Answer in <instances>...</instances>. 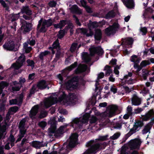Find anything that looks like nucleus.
Here are the masks:
<instances>
[{
	"label": "nucleus",
	"instance_id": "obj_1",
	"mask_svg": "<svg viewBox=\"0 0 154 154\" xmlns=\"http://www.w3.org/2000/svg\"><path fill=\"white\" fill-rule=\"evenodd\" d=\"M77 96L74 94H69V96L66 98L64 92H60L59 93L54 94L50 97L45 99L44 105L46 108H48L51 105L57 102L65 105H72L77 101Z\"/></svg>",
	"mask_w": 154,
	"mask_h": 154
},
{
	"label": "nucleus",
	"instance_id": "obj_2",
	"mask_svg": "<svg viewBox=\"0 0 154 154\" xmlns=\"http://www.w3.org/2000/svg\"><path fill=\"white\" fill-rule=\"evenodd\" d=\"M106 137V136H100L98 138L89 141L86 144V146L89 147V149L86 150L83 154L96 153L101 149V144L99 143L97 141L105 140Z\"/></svg>",
	"mask_w": 154,
	"mask_h": 154
},
{
	"label": "nucleus",
	"instance_id": "obj_3",
	"mask_svg": "<svg viewBox=\"0 0 154 154\" xmlns=\"http://www.w3.org/2000/svg\"><path fill=\"white\" fill-rule=\"evenodd\" d=\"M53 20L51 19L47 20L41 19L38 21L37 28L38 30L41 32H45L46 31L47 27L51 25Z\"/></svg>",
	"mask_w": 154,
	"mask_h": 154
},
{
	"label": "nucleus",
	"instance_id": "obj_4",
	"mask_svg": "<svg viewBox=\"0 0 154 154\" xmlns=\"http://www.w3.org/2000/svg\"><path fill=\"white\" fill-rule=\"evenodd\" d=\"M78 80V77H74L71 80H69L65 84L64 86L67 89L70 90L76 89L79 85Z\"/></svg>",
	"mask_w": 154,
	"mask_h": 154
},
{
	"label": "nucleus",
	"instance_id": "obj_5",
	"mask_svg": "<svg viewBox=\"0 0 154 154\" xmlns=\"http://www.w3.org/2000/svg\"><path fill=\"white\" fill-rule=\"evenodd\" d=\"M25 122V119H23L20 122L19 125L20 134L16 141L17 142L20 141L21 139L24 137V135L26 133V129H25L24 126Z\"/></svg>",
	"mask_w": 154,
	"mask_h": 154
},
{
	"label": "nucleus",
	"instance_id": "obj_6",
	"mask_svg": "<svg viewBox=\"0 0 154 154\" xmlns=\"http://www.w3.org/2000/svg\"><path fill=\"white\" fill-rule=\"evenodd\" d=\"M141 142L140 139L137 138L131 140L128 143V147L131 149H139Z\"/></svg>",
	"mask_w": 154,
	"mask_h": 154
},
{
	"label": "nucleus",
	"instance_id": "obj_7",
	"mask_svg": "<svg viewBox=\"0 0 154 154\" xmlns=\"http://www.w3.org/2000/svg\"><path fill=\"white\" fill-rule=\"evenodd\" d=\"M48 83L45 81L42 80L38 83L37 85H34L32 88L30 92V95H31L36 91V88H38V89H42L45 88L48 85Z\"/></svg>",
	"mask_w": 154,
	"mask_h": 154
},
{
	"label": "nucleus",
	"instance_id": "obj_8",
	"mask_svg": "<svg viewBox=\"0 0 154 154\" xmlns=\"http://www.w3.org/2000/svg\"><path fill=\"white\" fill-rule=\"evenodd\" d=\"M25 60V58L24 55L21 54L16 63L12 65L11 67L16 69H19L23 65V63L24 62Z\"/></svg>",
	"mask_w": 154,
	"mask_h": 154
},
{
	"label": "nucleus",
	"instance_id": "obj_9",
	"mask_svg": "<svg viewBox=\"0 0 154 154\" xmlns=\"http://www.w3.org/2000/svg\"><path fill=\"white\" fill-rule=\"evenodd\" d=\"M119 25L117 23H114L112 26L106 28L105 30V32L107 35H110L114 34L118 30Z\"/></svg>",
	"mask_w": 154,
	"mask_h": 154
},
{
	"label": "nucleus",
	"instance_id": "obj_10",
	"mask_svg": "<svg viewBox=\"0 0 154 154\" xmlns=\"http://www.w3.org/2000/svg\"><path fill=\"white\" fill-rule=\"evenodd\" d=\"M117 106L115 105H112L109 106L107 110L104 112L106 116L111 117L115 115V112L117 109Z\"/></svg>",
	"mask_w": 154,
	"mask_h": 154
},
{
	"label": "nucleus",
	"instance_id": "obj_11",
	"mask_svg": "<svg viewBox=\"0 0 154 154\" xmlns=\"http://www.w3.org/2000/svg\"><path fill=\"white\" fill-rule=\"evenodd\" d=\"M78 135L76 134H72L68 140L69 146L70 147H73L78 143Z\"/></svg>",
	"mask_w": 154,
	"mask_h": 154
},
{
	"label": "nucleus",
	"instance_id": "obj_12",
	"mask_svg": "<svg viewBox=\"0 0 154 154\" xmlns=\"http://www.w3.org/2000/svg\"><path fill=\"white\" fill-rule=\"evenodd\" d=\"M3 47L5 49L7 50L16 51L17 50V48L16 47L14 42L12 41L6 42L3 45Z\"/></svg>",
	"mask_w": 154,
	"mask_h": 154
},
{
	"label": "nucleus",
	"instance_id": "obj_13",
	"mask_svg": "<svg viewBox=\"0 0 154 154\" xmlns=\"http://www.w3.org/2000/svg\"><path fill=\"white\" fill-rule=\"evenodd\" d=\"M89 117V114H85L83 115L82 118H80L79 119L75 118L72 120V122L75 124H78L80 122L85 123L88 122Z\"/></svg>",
	"mask_w": 154,
	"mask_h": 154
},
{
	"label": "nucleus",
	"instance_id": "obj_14",
	"mask_svg": "<svg viewBox=\"0 0 154 154\" xmlns=\"http://www.w3.org/2000/svg\"><path fill=\"white\" fill-rule=\"evenodd\" d=\"M31 28L32 24L31 23L23 20L22 25L21 27L23 32H28L30 30Z\"/></svg>",
	"mask_w": 154,
	"mask_h": 154
},
{
	"label": "nucleus",
	"instance_id": "obj_15",
	"mask_svg": "<svg viewBox=\"0 0 154 154\" xmlns=\"http://www.w3.org/2000/svg\"><path fill=\"white\" fill-rule=\"evenodd\" d=\"M89 50L91 55H94L96 53L98 54H102L103 53V49L100 47L95 48L93 46Z\"/></svg>",
	"mask_w": 154,
	"mask_h": 154
},
{
	"label": "nucleus",
	"instance_id": "obj_16",
	"mask_svg": "<svg viewBox=\"0 0 154 154\" xmlns=\"http://www.w3.org/2000/svg\"><path fill=\"white\" fill-rule=\"evenodd\" d=\"M132 74L131 72L128 73V75H125L123 80L126 83L128 84H132L135 83L136 81L135 79H132L131 78Z\"/></svg>",
	"mask_w": 154,
	"mask_h": 154
},
{
	"label": "nucleus",
	"instance_id": "obj_17",
	"mask_svg": "<svg viewBox=\"0 0 154 154\" xmlns=\"http://www.w3.org/2000/svg\"><path fill=\"white\" fill-rule=\"evenodd\" d=\"M3 119L2 116L0 115V123L2 121ZM5 125L4 123L0 124V139H2L5 137V136L6 134L5 130H4L3 127L2 125Z\"/></svg>",
	"mask_w": 154,
	"mask_h": 154
},
{
	"label": "nucleus",
	"instance_id": "obj_18",
	"mask_svg": "<svg viewBox=\"0 0 154 154\" xmlns=\"http://www.w3.org/2000/svg\"><path fill=\"white\" fill-rule=\"evenodd\" d=\"M133 41L134 40L132 38H127L124 39L123 42L126 47L131 48Z\"/></svg>",
	"mask_w": 154,
	"mask_h": 154
},
{
	"label": "nucleus",
	"instance_id": "obj_19",
	"mask_svg": "<svg viewBox=\"0 0 154 154\" xmlns=\"http://www.w3.org/2000/svg\"><path fill=\"white\" fill-rule=\"evenodd\" d=\"M122 1L127 8H134V4L133 0H122Z\"/></svg>",
	"mask_w": 154,
	"mask_h": 154
},
{
	"label": "nucleus",
	"instance_id": "obj_20",
	"mask_svg": "<svg viewBox=\"0 0 154 154\" xmlns=\"http://www.w3.org/2000/svg\"><path fill=\"white\" fill-rule=\"evenodd\" d=\"M151 117H154V112L152 110H149L147 114L142 117V119L144 121H147Z\"/></svg>",
	"mask_w": 154,
	"mask_h": 154
},
{
	"label": "nucleus",
	"instance_id": "obj_21",
	"mask_svg": "<svg viewBox=\"0 0 154 154\" xmlns=\"http://www.w3.org/2000/svg\"><path fill=\"white\" fill-rule=\"evenodd\" d=\"M132 103L133 105H138L140 104V100L137 96L134 95L132 99Z\"/></svg>",
	"mask_w": 154,
	"mask_h": 154
},
{
	"label": "nucleus",
	"instance_id": "obj_22",
	"mask_svg": "<svg viewBox=\"0 0 154 154\" xmlns=\"http://www.w3.org/2000/svg\"><path fill=\"white\" fill-rule=\"evenodd\" d=\"M21 12L23 13H26V14L30 15L32 14V11L27 6H23L21 10Z\"/></svg>",
	"mask_w": 154,
	"mask_h": 154
},
{
	"label": "nucleus",
	"instance_id": "obj_23",
	"mask_svg": "<svg viewBox=\"0 0 154 154\" xmlns=\"http://www.w3.org/2000/svg\"><path fill=\"white\" fill-rule=\"evenodd\" d=\"M38 106L37 105L34 106L31 109L29 114V116L31 118H33L36 115L38 112Z\"/></svg>",
	"mask_w": 154,
	"mask_h": 154
},
{
	"label": "nucleus",
	"instance_id": "obj_24",
	"mask_svg": "<svg viewBox=\"0 0 154 154\" xmlns=\"http://www.w3.org/2000/svg\"><path fill=\"white\" fill-rule=\"evenodd\" d=\"M87 66L85 65H80L75 71L76 73H78L85 71L86 69Z\"/></svg>",
	"mask_w": 154,
	"mask_h": 154
},
{
	"label": "nucleus",
	"instance_id": "obj_25",
	"mask_svg": "<svg viewBox=\"0 0 154 154\" xmlns=\"http://www.w3.org/2000/svg\"><path fill=\"white\" fill-rule=\"evenodd\" d=\"M10 119V114L8 113L6 115V116L5 120V122L4 123L5 125H2L3 127V129L4 130H6V129L8 126V122L9 120Z\"/></svg>",
	"mask_w": 154,
	"mask_h": 154
},
{
	"label": "nucleus",
	"instance_id": "obj_26",
	"mask_svg": "<svg viewBox=\"0 0 154 154\" xmlns=\"http://www.w3.org/2000/svg\"><path fill=\"white\" fill-rule=\"evenodd\" d=\"M66 24V21L65 20H62L60 21L59 24H54V27L56 28H62Z\"/></svg>",
	"mask_w": 154,
	"mask_h": 154
},
{
	"label": "nucleus",
	"instance_id": "obj_27",
	"mask_svg": "<svg viewBox=\"0 0 154 154\" xmlns=\"http://www.w3.org/2000/svg\"><path fill=\"white\" fill-rule=\"evenodd\" d=\"M102 33L100 30L97 29L94 35L95 39L96 40H99L101 38Z\"/></svg>",
	"mask_w": 154,
	"mask_h": 154
},
{
	"label": "nucleus",
	"instance_id": "obj_28",
	"mask_svg": "<svg viewBox=\"0 0 154 154\" xmlns=\"http://www.w3.org/2000/svg\"><path fill=\"white\" fill-rule=\"evenodd\" d=\"M82 59L85 62H89L91 59L90 56L87 53H82Z\"/></svg>",
	"mask_w": 154,
	"mask_h": 154
},
{
	"label": "nucleus",
	"instance_id": "obj_29",
	"mask_svg": "<svg viewBox=\"0 0 154 154\" xmlns=\"http://www.w3.org/2000/svg\"><path fill=\"white\" fill-rule=\"evenodd\" d=\"M104 70L105 71V74L106 75H109L112 72L111 67L108 66H105L104 68Z\"/></svg>",
	"mask_w": 154,
	"mask_h": 154
},
{
	"label": "nucleus",
	"instance_id": "obj_30",
	"mask_svg": "<svg viewBox=\"0 0 154 154\" xmlns=\"http://www.w3.org/2000/svg\"><path fill=\"white\" fill-rule=\"evenodd\" d=\"M88 26L90 29H91L94 28L98 27V24L97 23L95 22H92L90 20V22L88 25Z\"/></svg>",
	"mask_w": 154,
	"mask_h": 154
},
{
	"label": "nucleus",
	"instance_id": "obj_31",
	"mask_svg": "<svg viewBox=\"0 0 154 154\" xmlns=\"http://www.w3.org/2000/svg\"><path fill=\"white\" fill-rule=\"evenodd\" d=\"M28 42H25L23 44V48L26 53H28L32 50L31 47H28Z\"/></svg>",
	"mask_w": 154,
	"mask_h": 154
},
{
	"label": "nucleus",
	"instance_id": "obj_32",
	"mask_svg": "<svg viewBox=\"0 0 154 154\" xmlns=\"http://www.w3.org/2000/svg\"><path fill=\"white\" fill-rule=\"evenodd\" d=\"M53 48L52 49V53L54 54L55 52L53 50V49H58L59 48V41L58 39L56 40L54 43L52 45Z\"/></svg>",
	"mask_w": 154,
	"mask_h": 154
},
{
	"label": "nucleus",
	"instance_id": "obj_33",
	"mask_svg": "<svg viewBox=\"0 0 154 154\" xmlns=\"http://www.w3.org/2000/svg\"><path fill=\"white\" fill-rule=\"evenodd\" d=\"M150 63L149 61V60H143V61L140 64V68L138 70H140L143 67H145L147 65H149Z\"/></svg>",
	"mask_w": 154,
	"mask_h": 154
},
{
	"label": "nucleus",
	"instance_id": "obj_34",
	"mask_svg": "<svg viewBox=\"0 0 154 154\" xmlns=\"http://www.w3.org/2000/svg\"><path fill=\"white\" fill-rule=\"evenodd\" d=\"M151 127L150 125H147L143 129L142 131V133L143 134H146L147 133H150V130Z\"/></svg>",
	"mask_w": 154,
	"mask_h": 154
},
{
	"label": "nucleus",
	"instance_id": "obj_35",
	"mask_svg": "<svg viewBox=\"0 0 154 154\" xmlns=\"http://www.w3.org/2000/svg\"><path fill=\"white\" fill-rule=\"evenodd\" d=\"M42 143L38 141H34L32 143V146L36 148H39L40 147H42Z\"/></svg>",
	"mask_w": 154,
	"mask_h": 154
},
{
	"label": "nucleus",
	"instance_id": "obj_36",
	"mask_svg": "<svg viewBox=\"0 0 154 154\" xmlns=\"http://www.w3.org/2000/svg\"><path fill=\"white\" fill-rule=\"evenodd\" d=\"M15 139L12 135H10L8 139V142L11 143V146H14V142L15 141Z\"/></svg>",
	"mask_w": 154,
	"mask_h": 154
},
{
	"label": "nucleus",
	"instance_id": "obj_37",
	"mask_svg": "<svg viewBox=\"0 0 154 154\" xmlns=\"http://www.w3.org/2000/svg\"><path fill=\"white\" fill-rule=\"evenodd\" d=\"M139 129V128L134 124L133 128L131 129L130 133L131 134H133L138 131Z\"/></svg>",
	"mask_w": 154,
	"mask_h": 154
},
{
	"label": "nucleus",
	"instance_id": "obj_38",
	"mask_svg": "<svg viewBox=\"0 0 154 154\" xmlns=\"http://www.w3.org/2000/svg\"><path fill=\"white\" fill-rule=\"evenodd\" d=\"M131 61L136 63H137L139 62L137 56L135 55H134L131 57Z\"/></svg>",
	"mask_w": 154,
	"mask_h": 154
},
{
	"label": "nucleus",
	"instance_id": "obj_39",
	"mask_svg": "<svg viewBox=\"0 0 154 154\" xmlns=\"http://www.w3.org/2000/svg\"><path fill=\"white\" fill-rule=\"evenodd\" d=\"M8 85V83L6 82L2 81L0 82V88L2 89L5 87H7Z\"/></svg>",
	"mask_w": 154,
	"mask_h": 154
},
{
	"label": "nucleus",
	"instance_id": "obj_40",
	"mask_svg": "<svg viewBox=\"0 0 154 154\" xmlns=\"http://www.w3.org/2000/svg\"><path fill=\"white\" fill-rule=\"evenodd\" d=\"M18 108L17 107L15 106L10 108L9 110V112L11 113H14L16 112L18 110Z\"/></svg>",
	"mask_w": 154,
	"mask_h": 154
},
{
	"label": "nucleus",
	"instance_id": "obj_41",
	"mask_svg": "<svg viewBox=\"0 0 154 154\" xmlns=\"http://www.w3.org/2000/svg\"><path fill=\"white\" fill-rule=\"evenodd\" d=\"M9 103L10 105H14L17 104H18L20 103L18 100L17 99H12L9 100Z\"/></svg>",
	"mask_w": 154,
	"mask_h": 154
},
{
	"label": "nucleus",
	"instance_id": "obj_42",
	"mask_svg": "<svg viewBox=\"0 0 154 154\" xmlns=\"http://www.w3.org/2000/svg\"><path fill=\"white\" fill-rule=\"evenodd\" d=\"M77 44L76 43H74L72 44L70 50L71 52H73L77 48Z\"/></svg>",
	"mask_w": 154,
	"mask_h": 154
},
{
	"label": "nucleus",
	"instance_id": "obj_43",
	"mask_svg": "<svg viewBox=\"0 0 154 154\" xmlns=\"http://www.w3.org/2000/svg\"><path fill=\"white\" fill-rule=\"evenodd\" d=\"M65 33V31L64 30H61L60 31L58 35V37L59 38H62L64 36Z\"/></svg>",
	"mask_w": 154,
	"mask_h": 154
},
{
	"label": "nucleus",
	"instance_id": "obj_44",
	"mask_svg": "<svg viewBox=\"0 0 154 154\" xmlns=\"http://www.w3.org/2000/svg\"><path fill=\"white\" fill-rule=\"evenodd\" d=\"M25 79L23 77H20L19 79V85H20V87L22 86V85L25 82H26Z\"/></svg>",
	"mask_w": 154,
	"mask_h": 154
},
{
	"label": "nucleus",
	"instance_id": "obj_45",
	"mask_svg": "<svg viewBox=\"0 0 154 154\" xmlns=\"http://www.w3.org/2000/svg\"><path fill=\"white\" fill-rule=\"evenodd\" d=\"M77 65V63L76 62H75L73 64L71 65L70 66L67 67L66 69L69 71H70L73 69L75 68Z\"/></svg>",
	"mask_w": 154,
	"mask_h": 154
},
{
	"label": "nucleus",
	"instance_id": "obj_46",
	"mask_svg": "<svg viewBox=\"0 0 154 154\" xmlns=\"http://www.w3.org/2000/svg\"><path fill=\"white\" fill-rule=\"evenodd\" d=\"M20 13L17 14L13 15L11 17V19L12 21H15L18 19L19 17Z\"/></svg>",
	"mask_w": 154,
	"mask_h": 154
},
{
	"label": "nucleus",
	"instance_id": "obj_47",
	"mask_svg": "<svg viewBox=\"0 0 154 154\" xmlns=\"http://www.w3.org/2000/svg\"><path fill=\"white\" fill-rule=\"evenodd\" d=\"M66 126H60L57 131V133L61 134L63 133V129L66 127Z\"/></svg>",
	"mask_w": 154,
	"mask_h": 154
},
{
	"label": "nucleus",
	"instance_id": "obj_48",
	"mask_svg": "<svg viewBox=\"0 0 154 154\" xmlns=\"http://www.w3.org/2000/svg\"><path fill=\"white\" fill-rule=\"evenodd\" d=\"M48 54V52L47 51H45L44 52H42L39 55V57L41 59H42L43 57L47 55Z\"/></svg>",
	"mask_w": 154,
	"mask_h": 154
},
{
	"label": "nucleus",
	"instance_id": "obj_49",
	"mask_svg": "<svg viewBox=\"0 0 154 154\" xmlns=\"http://www.w3.org/2000/svg\"><path fill=\"white\" fill-rule=\"evenodd\" d=\"M97 120V118L96 117L92 116L90 119V123L91 124L95 123Z\"/></svg>",
	"mask_w": 154,
	"mask_h": 154
},
{
	"label": "nucleus",
	"instance_id": "obj_50",
	"mask_svg": "<svg viewBox=\"0 0 154 154\" xmlns=\"http://www.w3.org/2000/svg\"><path fill=\"white\" fill-rule=\"evenodd\" d=\"M115 14L113 11H111L109 12L106 15L107 18H108L110 17H113L114 16Z\"/></svg>",
	"mask_w": 154,
	"mask_h": 154
},
{
	"label": "nucleus",
	"instance_id": "obj_51",
	"mask_svg": "<svg viewBox=\"0 0 154 154\" xmlns=\"http://www.w3.org/2000/svg\"><path fill=\"white\" fill-rule=\"evenodd\" d=\"M134 124L140 129L143 125V123L142 121H138L136 122Z\"/></svg>",
	"mask_w": 154,
	"mask_h": 154
},
{
	"label": "nucleus",
	"instance_id": "obj_52",
	"mask_svg": "<svg viewBox=\"0 0 154 154\" xmlns=\"http://www.w3.org/2000/svg\"><path fill=\"white\" fill-rule=\"evenodd\" d=\"M120 135V134L119 133H116L111 137V138L112 139L115 140L118 138L119 137Z\"/></svg>",
	"mask_w": 154,
	"mask_h": 154
},
{
	"label": "nucleus",
	"instance_id": "obj_53",
	"mask_svg": "<svg viewBox=\"0 0 154 154\" xmlns=\"http://www.w3.org/2000/svg\"><path fill=\"white\" fill-rule=\"evenodd\" d=\"M72 8L74 9V11L76 12H79V13H81L82 11L79 9L78 7L76 5H74L73 6Z\"/></svg>",
	"mask_w": 154,
	"mask_h": 154
},
{
	"label": "nucleus",
	"instance_id": "obj_54",
	"mask_svg": "<svg viewBox=\"0 0 154 154\" xmlns=\"http://www.w3.org/2000/svg\"><path fill=\"white\" fill-rule=\"evenodd\" d=\"M47 113L46 111H43L41 112L40 116L39 117L40 118H42L45 117L47 115Z\"/></svg>",
	"mask_w": 154,
	"mask_h": 154
},
{
	"label": "nucleus",
	"instance_id": "obj_55",
	"mask_svg": "<svg viewBox=\"0 0 154 154\" xmlns=\"http://www.w3.org/2000/svg\"><path fill=\"white\" fill-rule=\"evenodd\" d=\"M132 108L130 106H128L127 108V113L129 115H131L132 114Z\"/></svg>",
	"mask_w": 154,
	"mask_h": 154
},
{
	"label": "nucleus",
	"instance_id": "obj_56",
	"mask_svg": "<svg viewBox=\"0 0 154 154\" xmlns=\"http://www.w3.org/2000/svg\"><path fill=\"white\" fill-rule=\"evenodd\" d=\"M27 62L28 66H31L32 67L34 66V63L32 60H28L27 61Z\"/></svg>",
	"mask_w": 154,
	"mask_h": 154
},
{
	"label": "nucleus",
	"instance_id": "obj_57",
	"mask_svg": "<svg viewBox=\"0 0 154 154\" xmlns=\"http://www.w3.org/2000/svg\"><path fill=\"white\" fill-rule=\"evenodd\" d=\"M39 125L40 127L42 128H43L46 126V122H45L42 121L39 123Z\"/></svg>",
	"mask_w": 154,
	"mask_h": 154
},
{
	"label": "nucleus",
	"instance_id": "obj_58",
	"mask_svg": "<svg viewBox=\"0 0 154 154\" xmlns=\"http://www.w3.org/2000/svg\"><path fill=\"white\" fill-rule=\"evenodd\" d=\"M78 30L79 32L83 34H86L87 32V29L84 28H79Z\"/></svg>",
	"mask_w": 154,
	"mask_h": 154
},
{
	"label": "nucleus",
	"instance_id": "obj_59",
	"mask_svg": "<svg viewBox=\"0 0 154 154\" xmlns=\"http://www.w3.org/2000/svg\"><path fill=\"white\" fill-rule=\"evenodd\" d=\"M141 90L142 91L141 92L143 93L146 94L147 93L148 91V89L143 86L142 87Z\"/></svg>",
	"mask_w": 154,
	"mask_h": 154
},
{
	"label": "nucleus",
	"instance_id": "obj_60",
	"mask_svg": "<svg viewBox=\"0 0 154 154\" xmlns=\"http://www.w3.org/2000/svg\"><path fill=\"white\" fill-rule=\"evenodd\" d=\"M140 31L143 33L142 34L143 35H145L146 34V33L147 32V29L145 27L141 28L140 29Z\"/></svg>",
	"mask_w": 154,
	"mask_h": 154
},
{
	"label": "nucleus",
	"instance_id": "obj_61",
	"mask_svg": "<svg viewBox=\"0 0 154 154\" xmlns=\"http://www.w3.org/2000/svg\"><path fill=\"white\" fill-rule=\"evenodd\" d=\"M49 5L51 7H54L56 5V3L55 2L52 1L50 2L49 3Z\"/></svg>",
	"mask_w": 154,
	"mask_h": 154
},
{
	"label": "nucleus",
	"instance_id": "obj_62",
	"mask_svg": "<svg viewBox=\"0 0 154 154\" xmlns=\"http://www.w3.org/2000/svg\"><path fill=\"white\" fill-rule=\"evenodd\" d=\"M84 8L87 12L89 13H91L92 12L91 9L87 5Z\"/></svg>",
	"mask_w": 154,
	"mask_h": 154
},
{
	"label": "nucleus",
	"instance_id": "obj_63",
	"mask_svg": "<svg viewBox=\"0 0 154 154\" xmlns=\"http://www.w3.org/2000/svg\"><path fill=\"white\" fill-rule=\"evenodd\" d=\"M120 69V67L119 66H116V67H115L114 69V72L115 73V74L116 75H118L119 72V71L118 70V69Z\"/></svg>",
	"mask_w": 154,
	"mask_h": 154
},
{
	"label": "nucleus",
	"instance_id": "obj_64",
	"mask_svg": "<svg viewBox=\"0 0 154 154\" xmlns=\"http://www.w3.org/2000/svg\"><path fill=\"white\" fill-rule=\"evenodd\" d=\"M81 5L84 8L86 5V2L85 0H81L80 1Z\"/></svg>",
	"mask_w": 154,
	"mask_h": 154
}]
</instances>
